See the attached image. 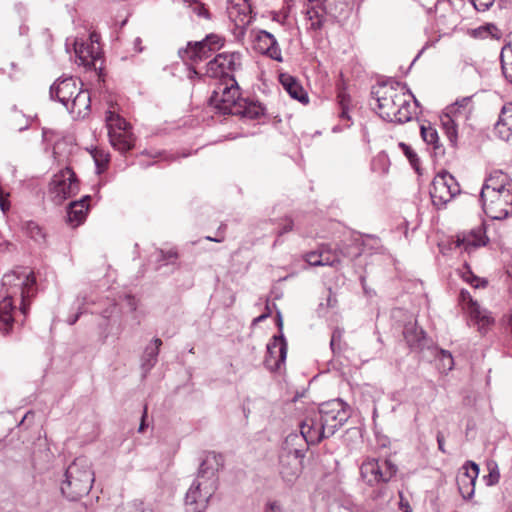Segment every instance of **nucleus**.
<instances>
[{"mask_svg":"<svg viewBox=\"0 0 512 512\" xmlns=\"http://www.w3.org/2000/svg\"><path fill=\"white\" fill-rule=\"evenodd\" d=\"M36 293V279L28 268L12 270L2 277L3 299L0 301V331L8 333L14 323L15 302H20V312L26 316L29 300Z\"/></svg>","mask_w":512,"mask_h":512,"instance_id":"f257e3e1","label":"nucleus"},{"mask_svg":"<svg viewBox=\"0 0 512 512\" xmlns=\"http://www.w3.org/2000/svg\"><path fill=\"white\" fill-rule=\"evenodd\" d=\"M93 482L94 473L89 460L86 457H78L65 471L61 492L67 499L75 501L89 493Z\"/></svg>","mask_w":512,"mask_h":512,"instance_id":"f03ea898","label":"nucleus"},{"mask_svg":"<svg viewBox=\"0 0 512 512\" xmlns=\"http://www.w3.org/2000/svg\"><path fill=\"white\" fill-rule=\"evenodd\" d=\"M299 441L301 437L297 433H290L284 440L279 456L280 474L287 483L294 482L302 471L307 448L299 445Z\"/></svg>","mask_w":512,"mask_h":512,"instance_id":"7ed1b4c3","label":"nucleus"},{"mask_svg":"<svg viewBox=\"0 0 512 512\" xmlns=\"http://www.w3.org/2000/svg\"><path fill=\"white\" fill-rule=\"evenodd\" d=\"M485 214L494 220H502L509 215V206H512V187L497 191L482 187L480 193Z\"/></svg>","mask_w":512,"mask_h":512,"instance_id":"20e7f679","label":"nucleus"},{"mask_svg":"<svg viewBox=\"0 0 512 512\" xmlns=\"http://www.w3.org/2000/svg\"><path fill=\"white\" fill-rule=\"evenodd\" d=\"M402 90L406 89V84L400 82H393L391 84L381 85L377 90L372 91L377 101L379 115L384 120H391L395 118V110L405 99L406 92L399 91L398 87Z\"/></svg>","mask_w":512,"mask_h":512,"instance_id":"39448f33","label":"nucleus"},{"mask_svg":"<svg viewBox=\"0 0 512 512\" xmlns=\"http://www.w3.org/2000/svg\"><path fill=\"white\" fill-rule=\"evenodd\" d=\"M230 84H220L218 90H214L209 98V104L214 106L223 114L238 113L239 106H242L239 86L233 76L229 78Z\"/></svg>","mask_w":512,"mask_h":512,"instance_id":"423d86ee","label":"nucleus"},{"mask_svg":"<svg viewBox=\"0 0 512 512\" xmlns=\"http://www.w3.org/2000/svg\"><path fill=\"white\" fill-rule=\"evenodd\" d=\"M397 471V465L389 459L369 458L360 466L361 477L369 486L388 483Z\"/></svg>","mask_w":512,"mask_h":512,"instance_id":"0eeeda50","label":"nucleus"},{"mask_svg":"<svg viewBox=\"0 0 512 512\" xmlns=\"http://www.w3.org/2000/svg\"><path fill=\"white\" fill-rule=\"evenodd\" d=\"M223 467V457L215 452H208L199 465L196 482L204 486V496H213L218 488V472Z\"/></svg>","mask_w":512,"mask_h":512,"instance_id":"6e6552de","label":"nucleus"},{"mask_svg":"<svg viewBox=\"0 0 512 512\" xmlns=\"http://www.w3.org/2000/svg\"><path fill=\"white\" fill-rule=\"evenodd\" d=\"M78 192L79 183L76 174L70 168L55 174L49 183V197L56 205L62 204Z\"/></svg>","mask_w":512,"mask_h":512,"instance_id":"1a4fd4ad","label":"nucleus"},{"mask_svg":"<svg viewBox=\"0 0 512 512\" xmlns=\"http://www.w3.org/2000/svg\"><path fill=\"white\" fill-rule=\"evenodd\" d=\"M326 435L329 437L343 426L350 417L348 406L341 399H333L319 406Z\"/></svg>","mask_w":512,"mask_h":512,"instance_id":"9d476101","label":"nucleus"},{"mask_svg":"<svg viewBox=\"0 0 512 512\" xmlns=\"http://www.w3.org/2000/svg\"><path fill=\"white\" fill-rule=\"evenodd\" d=\"M460 192V186L454 176L443 171L438 173L431 184L430 197L433 205L440 209Z\"/></svg>","mask_w":512,"mask_h":512,"instance_id":"9b49d317","label":"nucleus"},{"mask_svg":"<svg viewBox=\"0 0 512 512\" xmlns=\"http://www.w3.org/2000/svg\"><path fill=\"white\" fill-rule=\"evenodd\" d=\"M301 441L299 445L308 447L309 445H315L320 443L324 438H328L326 435L325 427L319 411L312 412L305 417L300 423V434Z\"/></svg>","mask_w":512,"mask_h":512,"instance_id":"f8f14e48","label":"nucleus"},{"mask_svg":"<svg viewBox=\"0 0 512 512\" xmlns=\"http://www.w3.org/2000/svg\"><path fill=\"white\" fill-rule=\"evenodd\" d=\"M334 0H306L304 14L310 22L308 30L318 32L323 29L327 17L332 15Z\"/></svg>","mask_w":512,"mask_h":512,"instance_id":"ddd939ff","label":"nucleus"},{"mask_svg":"<svg viewBox=\"0 0 512 512\" xmlns=\"http://www.w3.org/2000/svg\"><path fill=\"white\" fill-rule=\"evenodd\" d=\"M80 88V82L74 77L59 78L50 87V97L59 101L63 106L69 108L76 92Z\"/></svg>","mask_w":512,"mask_h":512,"instance_id":"4468645a","label":"nucleus"},{"mask_svg":"<svg viewBox=\"0 0 512 512\" xmlns=\"http://www.w3.org/2000/svg\"><path fill=\"white\" fill-rule=\"evenodd\" d=\"M287 356V342L283 334L275 335L267 344L266 366L273 370H279Z\"/></svg>","mask_w":512,"mask_h":512,"instance_id":"2eb2a0df","label":"nucleus"},{"mask_svg":"<svg viewBox=\"0 0 512 512\" xmlns=\"http://www.w3.org/2000/svg\"><path fill=\"white\" fill-rule=\"evenodd\" d=\"M228 15L238 28L246 29L252 22V8L248 0H228Z\"/></svg>","mask_w":512,"mask_h":512,"instance_id":"dca6fc26","label":"nucleus"},{"mask_svg":"<svg viewBox=\"0 0 512 512\" xmlns=\"http://www.w3.org/2000/svg\"><path fill=\"white\" fill-rule=\"evenodd\" d=\"M488 241L489 239L486 236L484 228L479 227L477 229L471 230L467 234H463L462 236L458 235L452 244L455 246V248H459L466 251L467 253H471L479 247L486 246Z\"/></svg>","mask_w":512,"mask_h":512,"instance_id":"f3484780","label":"nucleus"},{"mask_svg":"<svg viewBox=\"0 0 512 512\" xmlns=\"http://www.w3.org/2000/svg\"><path fill=\"white\" fill-rule=\"evenodd\" d=\"M404 339L411 350L423 351L425 348L430 349L432 342L427 338L422 328L417 326L416 322H409L403 329Z\"/></svg>","mask_w":512,"mask_h":512,"instance_id":"a211bd4d","label":"nucleus"},{"mask_svg":"<svg viewBox=\"0 0 512 512\" xmlns=\"http://www.w3.org/2000/svg\"><path fill=\"white\" fill-rule=\"evenodd\" d=\"M203 494L204 486L194 480L185 496L187 512H204L206 510L212 496L205 497Z\"/></svg>","mask_w":512,"mask_h":512,"instance_id":"6ab92c4d","label":"nucleus"},{"mask_svg":"<svg viewBox=\"0 0 512 512\" xmlns=\"http://www.w3.org/2000/svg\"><path fill=\"white\" fill-rule=\"evenodd\" d=\"M460 298L462 301H468V309L471 318L478 325V330L481 333H485L486 328L493 323V318L486 311L481 309L480 305L472 299L468 291L461 290Z\"/></svg>","mask_w":512,"mask_h":512,"instance_id":"aec40b11","label":"nucleus"},{"mask_svg":"<svg viewBox=\"0 0 512 512\" xmlns=\"http://www.w3.org/2000/svg\"><path fill=\"white\" fill-rule=\"evenodd\" d=\"M117 307L115 304H110L106 309H104L101 313L102 321L98 324L99 327V338L104 343L110 335H119L123 327L121 324H118L116 329L114 330V324L117 322V319L114 317L116 313Z\"/></svg>","mask_w":512,"mask_h":512,"instance_id":"412c9836","label":"nucleus"},{"mask_svg":"<svg viewBox=\"0 0 512 512\" xmlns=\"http://www.w3.org/2000/svg\"><path fill=\"white\" fill-rule=\"evenodd\" d=\"M91 200L90 195L83 196L80 200L72 201L67 207V223L76 228L80 226L86 219L89 210L88 202Z\"/></svg>","mask_w":512,"mask_h":512,"instance_id":"4be33fe9","label":"nucleus"},{"mask_svg":"<svg viewBox=\"0 0 512 512\" xmlns=\"http://www.w3.org/2000/svg\"><path fill=\"white\" fill-rule=\"evenodd\" d=\"M258 49L271 59L282 62L283 57L278 42L273 34L266 30H261L256 37Z\"/></svg>","mask_w":512,"mask_h":512,"instance_id":"5701e85b","label":"nucleus"},{"mask_svg":"<svg viewBox=\"0 0 512 512\" xmlns=\"http://www.w3.org/2000/svg\"><path fill=\"white\" fill-rule=\"evenodd\" d=\"M91 107V96L88 90L83 89V83L80 82V88L76 92L72 101L69 103V108H66L69 113L74 114L76 117H85Z\"/></svg>","mask_w":512,"mask_h":512,"instance_id":"b1692460","label":"nucleus"},{"mask_svg":"<svg viewBox=\"0 0 512 512\" xmlns=\"http://www.w3.org/2000/svg\"><path fill=\"white\" fill-rule=\"evenodd\" d=\"M495 134L504 141L512 136V103L503 105L499 119L494 126Z\"/></svg>","mask_w":512,"mask_h":512,"instance_id":"393cba45","label":"nucleus"},{"mask_svg":"<svg viewBox=\"0 0 512 512\" xmlns=\"http://www.w3.org/2000/svg\"><path fill=\"white\" fill-rule=\"evenodd\" d=\"M211 52V48L206 46V43L202 41L195 43L189 42L186 48L179 50V56L183 61L191 60L193 63H197L207 59Z\"/></svg>","mask_w":512,"mask_h":512,"instance_id":"a878e982","label":"nucleus"},{"mask_svg":"<svg viewBox=\"0 0 512 512\" xmlns=\"http://www.w3.org/2000/svg\"><path fill=\"white\" fill-rule=\"evenodd\" d=\"M108 136L111 145L122 154L132 150L135 146V136L131 129L126 131L112 130L108 133Z\"/></svg>","mask_w":512,"mask_h":512,"instance_id":"bb28decb","label":"nucleus"},{"mask_svg":"<svg viewBox=\"0 0 512 512\" xmlns=\"http://www.w3.org/2000/svg\"><path fill=\"white\" fill-rule=\"evenodd\" d=\"M365 246V240L360 235H357L351 237L348 241H343L339 245L337 252L340 258L343 257L353 260L364 252Z\"/></svg>","mask_w":512,"mask_h":512,"instance_id":"cd10ccee","label":"nucleus"},{"mask_svg":"<svg viewBox=\"0 0 512 512\" xmlns=\"http://www.w3.org/2000/svg\"><path fill=\"white\" fill-rule=\"evenodd\" d=\"M161 345H162V340L160 338H154L145 347V350L141 357V369L143 371L144 377L156 365V363L158 361V355H159V350H160Z\"/></svg>","mask_w":512,"mask_h":512,"instance_id":"c85d7f7f","label":"nucleus"},{"mask_svg":"<svg viewBox=\"0 0 512 512\" xmlns=\"http://www.w3.org/2000/svg\"><path fill=\"white\" fill-rule=\"evenodd\" d=\"M279 81L291 98L298 100L301 103L308 102L307 93L295 77L282 73L279 75Z\"/></svg>","mask_w":512,"mask_h":512,"instance_id":"c756f323","label":"nucleus"},{"mask_svg":"<svg viewBox=\"0 0 512 512\" xmlns=\"http://www.w3.org/2000/svg\"><path fill=\"white\" fill-rule=\"evenodd\" d=\"M458 116L455 115V106H448L445 109V113L441 116L442 127L450 144L455 147L457 145L458 133H457V120Z\"/></svg>","mask_w":512,"mask_h":512,"instance_id":"7c9ffc66","label":"nucleus"},{"mask_svg":"<svg viewBox=\"0 0 512 512\" xmlns=\"http://www.w3.org/2000/svg\"><path fill=\"white\" fill-rule=\"evenodd\" d=\"M218 57L223 62L222 68L225 75H228V72H235L242 68V53L238 51L223 52L218 54Z\"/></svg>","mask_w":512,"mask_h":512,"instance_id":"2f4dec72","label":"nucleus"},{"mask_svg":"<svg viewBox=\"0 0 512 512\" xmlns=\"http://www.w3.org/2000/svg\"><path fill=\"white\" fill-rule=\"evenodd\" d=\"M242 106H239L238 113L236 115H241L242 117L257 119L260 116L264 115L265 108L259 102L250 101L247 99H242Z\"/></svg>","mask_w":512,"mask_h":512,"instance_id":"473e14b6","label":"nucleus"},{"mask_svg":"<svg viewBox=\"0 0 512 512\" xmlns=\"http://www.w3.org/2000/svg\"><path fill=\"white\" fill-rule=\"evenodd\" d=\"M483 187L500 191L512 187V182L502 171H496L485 181Z\"/></svg>","mask_w":512,"mask_h":512,"instance_id":"72a5a7b5","label":"nucleus"},{"mask_svg":"<svg viewBox=\"0 0 512 512\" xmlns=\"http://www.w3.org/2000/svg\"><path fill=\"white\" fill-rule=\"evenodd\" d=\"M105 120L108 133L112 130L126 131L131 129L130 123H128L123 117L113 111L106 112Z\"/></svg>","mask_w":512,"mask_h":512,"instance_id":"f704fd0d","label":"nucleus"},{"mask_svg":"<svg viewBox=\"0 0 512 512\" xmlns=\"http://www.w3.org/2000/svg\"><path fill=\"white\" fill-rule=\"evenodd\" d=\"M502 73L506 80L512 84V45L504 46L500 54Z\"/></svg>","mask_w":512,"mask_h":512,"instance_id":"c9c22d12","label":"nucleus"},{"mask_svg":"<svg viewBox=\"0 0 512 512\" xmlns=\"http://www.w3.org/2000/svg\"><path fill=\"white\" fill-rule=\"evenodd\" d=\"M411 105L409 101L405 98L402 103L395 110V118L388 120L389 122L395 123H406L411 120L412 112L410 110Z\"/></svg>","mask_w":512,"mask_h":512,"instance_id":"e433bc0d","label":"nucleus"},{"mask_svg":"<svg viewBox=\"0 0 512 512\" xmlns=\"http://www.w3.org/2000/svg\"><path fill=\"white\" fill-rule=\"evenodd\" d=\"M475 483L474 480H468V478H457L458 490L463 499L468 500L471 499L475 493Z\"/></svg>","mask_w":512,"mask_h":512,"instance_id":"4c0bfd02","label":"nucleus"},{"mask_svg":"<svg viewBox=\"0 0 512 512\" xmlns=\"http://www.w3.org/2000/svg\"><path fill=\"white\" fill-rule=\"evenodd\" d=\"M420 132L423 140L427 144L433 145V148L435 150H437L440 147L438 132L435 128L431 127L430 125H421Z\"/></svg>","mask_w":512,"mask_h":512,"instance_id":"58836bf2","label":"nucleus"},{"mask_svg":"<svg viewBox=\"0 0 512 512\" xmlns=\"http://www.w3.org/2000/svg\"><path fill=\"white\" fill-rule=\"evenodd\" d=\"M25 233L35 242L41 243L45 239L42 228L34 221H27L23 225Z\"/></svg>","mask_w":512,"mask_h":512,"instance_id":"ea45409f","label":"nucleus"},{"mask_svg":"<svg viewBox=\"0 0 512 512\" xmlns=\"http://www.w3.org/2000/svg\"><path fill=\"white\" fill-rule=\"evenodd\" d=\"M479 475V466L473 461H466L457 478H468L476 481Z\"/></svg>","mask_w":512,"mask_h":512,"instance_id":"a19ab883","label":"nucleus"},{"mask_svg":"<svg viewBox=\"0 0 512 512\" xmlns=\"http://www.w3.org/2000/svg\"><path fill=\"white\" fill-rule=\"evenodd\" d=\"M222 63L223 62L220 61L218 55H216L207 63L205 74L213 78L225 75V72L222 68Z\"/></svg>","mask_w":512,"mask_h":512,"instance_id":"79ce46f5","label":"nucleus"},{"mask_svg":"<svg viewBox=\"0 0 512 512\" xmlns=\"http://www.w3.org/2000/svg\"><path fill=\"white\" fill-rule=\"evenodd\" d=\"M343 335H344V330L339 327H336L332 332L331 340H330V348L334 355L339 354L342 351Z\"/></svg>","mask_w":512,"mask_h":512,"instance_id":"37998d69","label":"nucleus"},{"mask_svg":"<svg viewBox=\"0 0 512 512\" xmlns=\"http://www.w3.org/2000/svg\"><path fill=\"white\" fill-rule=\"evenodd\" d=\"M305 260L311 266H324L330 263L327 259H323L321 246L316 251L308 252L305 255Z\"/></svg>","mask_w":512,"mask_h":512,"instance_id":"c03bdc74","label":"nucleus"},{"mask_svg":"<svg viewBox=\"0 0 512 512\" xmlns=\"http://www.w3.org/2000/svg\"><path fill=\"white\" fill-rule=\"evenodd\" d=\"M321 251L323 259H327L329 262H331L329 264H325L324 266L333 267L340 263L341 259L337 252V249L332 251V249L328 245L322 244Z\"/></svg>","mask_w":512,"mask_h":512,"instance_id":"a18cd8bd","label":"nucleus"},{"mask_svg":"<svg viewBox=\"0 0 512 512\" xmlns=\"http://www.w3.org/2000/svg\"><path fill=\"white\" fill-rule=\"evenodd\" d=\"M154 256L156 261L164 262L165 264H170L173 263L178 258V253L173 249L169 251L157 250Z\"/></svg>","mask_w":512,"mask_h":512,"instance_id":"49530a36","label":"nucleus"},{"mask_svg":"<svg viewBox=\"0 0 512 512\" xmlns=\"http://www.w3.org/2000/svg\"><path fill=\"white\" fill-rule=\"evenodd\" d=\"M93 158H94V161L96 164L97 173L98 174L102 173L105 170V168L109 162L108 154H105L104 152L96 151L93 154Z\"/></svg>","mask_w":512,"mask_h":512,"instance_id":"de8ad7c7","label":"nucleus"},{"mask_svg":"<svg viewBox=\"0 0 512 512\" xmlns=\"http://www.w3.org/2000/svg\"><path fill=\"white\" fill-rule=\"evenodd\" d=\"M118 512H154L152 509L144 507L142 501L134 500L131 503H128L125 507H123Z\"/></svg>","mask_w":512,"mask_h":512,"instance_id":"09e8293b","label":"nucleus"},{"mask_svg":"<svg viewBox=\"0 0 512 512\" xmlns=\"http://www.w3.org/2000/svg\"><path fill=\"white\" fill-rule=\"evenodd\" d=\"M399 146L402 149V151L405 154V156L408 158V160L411 163V165L416 170H418L417 165L419 163V158H418L416 152L409 145H407V144H405L403 142L399 143Z\"/></svg>","mask_w":512,"mask_h":512,"instance_id":"8fccbe9b","label":"nucleus"},{"mask_svg":"<svg viewBox=\"0 0 512 512\" xmlns=\"http://www.w3.org/2000/svg\"><path fill=\"white\" fill-rule=\"evenodd\" d=\"M436 354L440 356V360L442 361V365L445 369L451 370L454 365L453 357L450 352L446 350H438L434 349Z\"/></svg>","mask_w":512,"mask_h":512,"instance_id":"3c124183","label":"nucleus"},{"mask_svg":"<svg viewBox=\"0 0 512 512\" xmlns=\"http://www.w3.org/2000/svg\"><path fill=\"white\" fill-rule=\"evenodd\" d=\"M221 41V37L216 34L207 35L205 39L202 40V42L206 43V46L211 48L212 51H215L216 49H219L222 46Z\"/></svg>","mask_w":512,"mask_h":512,"instance_id":"603ef678","label":"nucleus"},{"mask_svg":"<svg viewBox=\"0 0 512 512\" xmlns=\"http://www.w3.org/2000/svg\"><path fill=\"white\" fill-rule=\"evenodd\" d=\"M75 52L78 55L79 59L82 61L83 64H88V56L92 58V61L96 60L97 57L93 55V52L90 51L88 48H85L83 45H81L79 48L75 47Z\"/></svg>","mask_w":512,"mask_h":512,"instance_id":"864d4df0","label":"nucleus"},{"mask_svg":"<svg viewBox=\"0 0 512 512\" xmlns=\"http://www.w3.org/2000/svg\"><path fill=\"white\" fill-rule=\"evenodd\" d=\"M471 96L463 97L461 99H457L453 104L450 106H455V115L459 116L462 113V110L465 111L466 108L471 103Z\"/></svg>","mask_w":512,"mask_h":512,"instance_id":"5fc2aeb1","label":"nucleus"},{"mask_svg":"<svg viewBox=\"0 0 512 512\" xmlns=\"http://www.w3.org/2000/svg\"><path fill=\"white\" fill-rule=\"evenodd\" d=\"M462 278L469 284L475 286V287H478V284H475L474 282H477L479 281V278L477 276H475L470 267L468 266V264H464L463 266V270H462Z\"/></svg>","mask_w":512,"mask_h":512,"instance_id":"6e6d98bb","label":"nucleus"},{"mask_svg":"<svg viewBox=\"0 0 512 512\" xmlns=\"http://www.w3.org/2000/svg\"><path fill=\"white\" fill-rule=\"evenodd\" d=\"M487 486H493L499 482L500 473L498 467L495 465L492 469H490L489 474L484 477Z\"/></svg>","mask_w":512,"mask_h":512,"instance_id":"4d7b16f0","label":"nucleus"},{"mask_svg":"<svg viewBox=\"0 0 512 512\" xmlns=\"http://www.w3.org/2000/svg\"><path fill=\"white\" fill-rule=\"evenodd\" d=\"M190 6L194 13H196L200 17L209 18V13L206 8L199 2L192 0L190 1Z\"/></svg>","mask_w":512,"mask_h":512,"instance_id":"13d9d810","label":"nucleus"},{"mask_svg":"<svg viewBox=\"0 0 512 512\" xmlns=\"http://www.w3.org/2000/svg\"><path fill=\"white\" fill-rule=\"evenodd\" d=\"M494 1L495 0H470L477 11L488 10L493 5Z\"/></svg>","mask_w":512,"mask_h":512,"instance_id":"bf43d9fd","label":"nucleus"},{"mask_svg":"<svg viewBox=\"0 0 512 512\" xmlns=\"http://www.w3.org/2000/svg\"><path fill=\"white\" fill-rule=\"evenodd\" d=\"M264 512H284V509L279 501L273 500L266 503Z\"/></svg>","mask_w":512,"mask_h":512,"instance_id":"052dcab7","label":"nucleus"},{"mask_svg":"<svg viewBox=\"0 0 512 512\" xmlns=\"http://www.w3.org/2000/svg\"><path fill=\"white\" fill-rule=\"evenodd\" d=\"M9 193L0 197V209L5 214L10 209V202L8 200Z\"/></svg>","mask_w":512,"mask_h":512,"instance_id":"680f3d73","label":"nucleus"},{"mask_svg":"<svg viewBox=\"0 0 512 512\" xmlns=\"http://www.w3.org/2000/svg\"><path fill=\"white\" fill-rule=\"evenodd\" d=\"M125 301H126V304H127V306L129 307V309H130V311H131V312L136 311L137 306H138V302H137V300L135 299V297H134V296H132V295H126V296H125Z\"/></svg>","mask_w":512,"mask_h":512,"instance_id":"e2e57ef3","label":"nucleus"},{"mask_svg":"<svg viewBox=\"0 0 512 512\" xmlns=\"http://www.w3.org/2000/svg\"><path fill=\"white\" fill-rule=\"evenodd\" d=\"M293 228V221L291 219H286L284 226L278 231V236H281Z\"/></svg>","mask_w":512,"mask_h":512,"instance_id":"0e129e2a","label":"nucleus"},{"mask_svg":"<svg viewBox=\"0 0 512 512\" xmlns=\"http://www.w3.org/2000/svg\"><path fill=\"white\" fill-rule=\"evenodd\" d=\"M436 439H437L438 449L442 453H446V450H445V447H444L445 438H444V435L442 434L441 431L437 432Z\"/></svg>","mask_w":512,"mask_h":512,"instance_id":"69168bd1","label":"nucleus"},{"mask_svg":"<svg viewBox=\"0 0 512 512\" xmlns=\"http://www.w3.org/2000/svg\"><path fill=\"white\" fill-rule=\"evenodd\" d=\"M83 313H84V310L81 307H79V311L75 315L68 317L67 323L69 325H74L78 321L80 315Z\"/></svg>","mask_w":512,"mask_h":512,"instance_id":"338daca9","label":"nucleus"},{"mask_svg":"<svg viewBox=\"0 0 512 512\" xmlns=\"http://www.w3.org/2000/svg\"><path fill=\"white\" fill-rule=\"evenodd\" d=\"M146 417H147V407H144L141 423L138 428L139 432H143L145 430V428L147 427V424L145 422Z\"/></svg>","mask_w":512,"mask_h":512,"instance_id":"774afa93","label":"nucleus"}]
</instances>
